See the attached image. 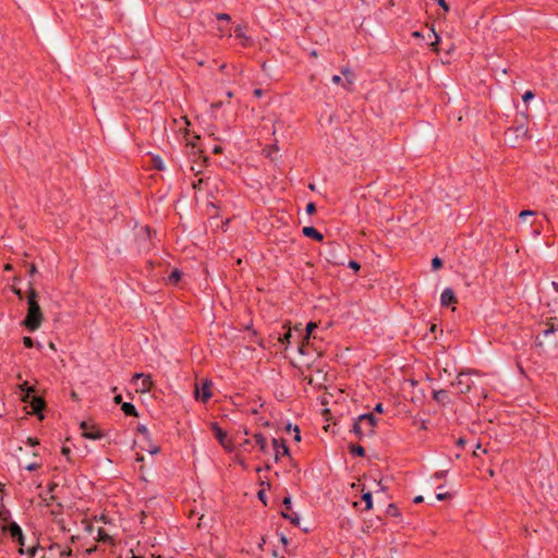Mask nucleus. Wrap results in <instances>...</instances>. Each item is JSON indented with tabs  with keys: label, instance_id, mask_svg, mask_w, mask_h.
<instances>
[{
	"label": "nucleus",
	"instance_id": "f257e3e1",
	"mask_svg": "<svg viewBox=\"0 0 558 558\" xmlns=\"http://www.w3.org/2000/svg\"><path fill=\"white\" fill-rule=\"evenodd\" d=\"M44 320V314L38 303V293L29 282L27 294V312L21 325L29 332H34L40 328Z\"/></svg>",
	"mask_w": 558,
	"mask_h": 558
},
{
	"label": "nucleus",
	"instance_id": "f03ea898",
	"mask_svg": "<svg viewBox=\"0 0 558 558\" xmlns=\"http://www.w3.org/2000/svg\"><path fill=\"white\" fill-rule=\"evenodd\" d=\"M378 418L373 413H363L354 418L351 432L360 439L375 435Z\"/></svg>",
	"mask_w": 558,
	"mask_h": 558
},
{
	"label": "nucleus",
	"instance_id": "7ed1b4c3",
	"mask_svg": "<svg viewBox=\"0 0 558 558\" xmlns=\"http://www.w3.org/2000/svg\"><path fill=\"white\" fill-rule=\"evenodd\" d=\"M527 114L522 113L520 119H515L514 125L510 126L506 132V141L511 147H515L521 141L531 140V135L526 128Z\"/></svg>",
	"mask_w": 558,
	"mask_h": 558
},
{
	"label": "nucleus",
	"instance_id": "20e7f679",
	"mask_svg": "<svg viewBox=\"0 0 558 558\" xmlns=\"http://www.w3.org/2000/svg\"><path fill=\"white\" fill-rule=\"evenodd\" d=\"M2 532L9 534L13 542L19 545V554L27 555V549L25 546V536L21 529V526L15 521H10L7 525L2 526Z\"/></svg>",
	"mask_w": 558,
	"mask_h": 558
},
{
	"label": "nucleus",
	"instance_id": "39448f33",
	"mask_svg": "<svg viewBox=\"0 0 558 558\" xmlns=\"http://www.w3.org/2000/svg\"><path fill=\"white\" fill-rule=\"evenodd\" d=\"M58 550L59 544L57 543H52L46 548L37 542L35 545L27 548V556L29 558H37V555L43 553L40 558H59Z\"/></svg>",
	"mask_w": 558,
	"mask_h": 558
},
{
	"label": "nucleus",
	"instance_id": "423d86ee",
	"mask_svg": "<svg viewBox=\"0 0 558 558\" xmlns=\"http://www.w3.org/2000/svg\"><path fill=\"white\" fill-rule=\"evenodd\" d=\"M472 373L473 372L470 369L458 373L456 380L451 384L456 387L458 393L462 395L471 391L473 386V380L471 379Z\"/></svg>",
	"mask_w": 558,
	"mask_h": 558
},
{
	"label": "nucleus",
	"instance_id": "0eeeda50",
	"mask_svg": "<svg viewBox=\"0 0 558 558\" xmlns=\"http://www.w3.org/2000/svg\"><path fill=\"white\" fill-rule=\"evenodd\" d=\"M80 428L82 429V436L87 439L98 440L106 437V433L98 428L95 424L89 423L87 421H82L80 423Z\"/></svg>",
	"mask_w": 558,
	"mask_h": 558
},
{
	"label": "nucleus",
	"instance_id": "6e6552de",
	"mask_svg": "<svg viewBox=\"0 0 558 558\" xmlns=\"http://www.w3.org/2000/svg\"><path fill=\"white\" fill-rule=\"evenodd\" d=\"M342 250L341 244L337 242H328L325 248L326 260L332 265H344V259L338 255Z\"/></svg>",
	"mask_w": 558,
	"mask_h": 558
},
{
	"label": "nucleus",
	"instance_id": "1a4fd4ad",
	"mask_svg": "<svg viewBox=\"0 0 558 558\" xmlns=\"http://www.w3.org/2000/svg\"><path fill=\"white\" fill-rule=\"evenodd\" d=\"M213 383L209 379H204L201 385L196 384L194 389V397L197 401L206 403L211 398Z\"/></svg>",
	"mask_w": 558,
	"mask_h": 558
},
{
	"label": "nucleus",
	"instance_id": "9d476101",
	"mask_svg": "<svg viewBox=\"0 0 558 558\" xmlns=\"http://www.w3.org/2000/svg\"><path fill=\"white\" fill-rule=\"evenodd\" d=\"M282 505L284 507V511H281V517L286 520H288L292 525L299 526L300 525V517L296 512L291 511L292 509V499L290 494H287V496L282 499Z\"/></svg>",
	"mask_w": 558,
	"mask_h": 558
},
{
	"label": "nucleus",
	"instance_id": "9b49d317",
	"mask_svg": "<svg viewBox=\"0 0 558 558\" xmlns=\"http://www.w3.org/2000/svg\"><path fill=\"white\" fill-rule=\"evenodd\" d=\"M26 403L32 408V414L36 415L40 421L44 420L43 412L46 408V401L43 397L33 393Z\"/></svg>",
	"mask_w": 558,
	"mask_h": 558
},
{
	"label": "nucleus",
	"instance_id": "f8f14e48",
	"mask_svg": "<svg viewBox=\"0 0 558 558\" xmlns=\"http://www.w3.org/2000/svg\"><path fill=\"white\" fill-rule=\"evenodd\" d=\"M272 446L275 449V456L274 460L275 462H278L280 460V457H290V448L287 445V441L283 438L277 439L272 438Z\"/></svg>",
	"mask_w": 558,
	"mask_h": 558
},
{
	"label": "nucleus",
	"instance_id": "ddd939ff",
	"mask_svg": "<svg viewBox=\"0 0 558 558\" xmlns=\"http://www.w3.org/2000/svg\"><path fill=\"white\" fill-rule=\"evenodd\" d=\"M458 303V299L452 288H446L440 295V304L442 307H449Z\"/></svg>",
	"mask_w": 558,
	"mask_h": 558
},
{
	"label": "nucleus",
	"instance_id": "4468645a",
	"mask_svg": "<svg viewBox=\"0 0 558 558\" xmlns=\"http://www.w3.org/2000/svg\"><path fill=\"white\" fill-rule=\"evenodd\" d=\"M186 145L191 147L190 155L194 156L193 162L196 163L197 159H202L201 165H203V167H205L207 165V162L209 161V157L204 155L203 151L201 149H198L197 145L194 142H187Z\"/></svg>",
	"mask_w": 558,
	"mask_h": 558
},
{
	"label": "nucleus",
	"instance_id": "2eb2a0df",
	"mask_svg": "<svg viewBox=\"0 0 558 558\" xmlns=\"http://www.w3.org/2000/svg\"><path fill=\"white\" fill-rule=\"evenodd\" d=\"M137 379H142L141 390L143 392L149 391L151 389L154 383L150 375H146L144 373H135L133 375V381H136Z\"/></svg>",
	"mask_w": 558,
	"mask_h": 558
},
{
	"label": "nucleus",
	"instance_id": "dca6fc26",
	"mask_svg": "<svg viewBox=\"0 0 558 558\" xmlns=\"http://www.w3.org/2000/svg\"><path fill=\"white\" fill-rule=\"evenodd\" d=\"M210 429L214 432V435H215L216 439L218 440V442L221 446H226V441L228 439L227 432L223 430L217 422L210 423Z\"/></svg>",
	"mask_w": 558,
	"mask_h": 558
},
{
	"label": "nucleus",
	"instance_id": "f3484780",
	"mask_svg": "<svg viewBox=\"0 0 558 558\" xmlns=\"http://www.w3.org/2000/svg\"><path fill=\"white\" fill-rule=\"evenodd\" d=\"M302 233L304 236L313 239L317 242H322L324 240L323 233H320L315 227L313 226H306L303 227Z\"/></svg>",
	"mask_w": 558,
	"mask_h": 558
},
{
	"label": "nucleus",
	"instance_id": "a211bd4d",
	"mask_svg": "<svg viewBox=\"0 0 558 558\" xmlns=\"http://www.w3.org/2000/svg\"><path fill=\"white\" fill-rule=\"evenodd\" d=\"M253 438L255 440L256 446H258L259 451L264 454H267L269 452L267 438L262 433H255L253 435Z\"/></svg>",
	"mask_w": 558,
	"mask_h": 558
},
{
	"label": "nucleus",
	"instance_id": "6ab92c4d",
	"mask_svg": "<svg viewBox=\"0 0 558 558\" xmlns=\"http://www.w3.org/2000/svg\"><path fill=\"white\" fill-rule=\"evenodd\" d=\"M20 390L24 393L22 397L23 402H28L29 396L33 393H36V389L34 386H31L28 381H24L21 385H19Z\"/></svg>",
	"mask_w": 558,
	"mask_h": 558
},
{
	"label": "nucleus",
	"instance_id": "aec40b11",
	"mask_svg": "<svg viewBox=\"0 0 558 558\" xmlns=\"http://www.w3.org/2000/svg\"><path fill=\"white\" fill-rule=\"evenodd\" d=\"M182 271L178 268H174L171 274L166 279V284L168 286H178V283L182 279Z\"/></svg>",
	"mask_w": 558,
	"mask_h": 558
},
{
	"label": "nucleus",
	"instance_id": "412c9836",
	"mask_svg": "<svg viewBox=\"0 0 558 558\" xmlns=\"http://www.w3.org/2000/svg\"><path fill=\"white\" fill-rule=\"evenodd\" d=\"M349 452L353 457L364 458L366 456V451H365L364 447L359 445V444H350L349 445Z\"/></svg>",
	"mask_w": 558,
	"mask_h": 558
},
{
	"label": "nucleus",
	"instance_id": "4be33fe9",
	"mask_svg": "<svg viewBox=\"0 0 558 558\" xmlns=\"http://www.w3.org/2000/svg\"><path fill=\"white\" fill-rule=\"evenodd\" d=\"M121 410L126 416H135V417L138 416V412H137L135 405L131 402L122 403Z\"/></svg>",
	"mask_w": 558,
	"mask_h": 558
},
{
	"label": "nucleus",
	"instance_id": "5701e85b",
	"mask_svg": "<svg viewBox=\"0 0 558 558\" xmlns=\"http://www.w3.org/2000/svg\"><path fill=\"white\" fill-rule=\"evenodd\" d=\"M428 37L434 38V40L429 44L433 51L439 52L438 45L440 44V36L436 33L433 26L429 29Z\"/></svg>",
	"mask_w": 558,
	"mask_h": 558
},
{
	"label": "nucleus",
	"instance_id": "b1692460",
	"mask_svg": "<svg viewBox=\"0 0 558 558\" xmlns=\"http://www.w3.org/2000/svg\"><path fill=\"white\" fill-rule=\"evenodd\" d=\"M433 399L438 403L445 404L448 400V391L445 389L435 390L433 392Z\"/></svg>",
	"mask_w": 558,
	"mask_h": 558
},
{
	"label": "nucleus",
	"instance_id": "393cba45",
	"mask_svg": "<svg viewBox=\"0 0 558 558\" xmlns=\"http://www.w3.org/2000/svg\"><path fill=\"white\" fill-rule=\"evenodd\" d=\"M97 539L104 544H109L112 542V537L106 532L104 527L98 529Z\"/></svg>",
	"mask_w": 558,
	"mask_h": 558
},
{
	"label": "nucleus",
	"instance_id": "a878e982",
	"mask_svg": "<svg viewBox=\"0 0 558 558\" xmlns=\"http://www.w3.org/2000/svg\"><path fill=\"white\" fill-rule=\"evenodd\" d=\"M362 500L365 502V507H364L365 511H368L373 508L374 501H373V495L371 492L363 493Z\"/></svg>",
	"mask_w": 558,
	"mask_h": 558
},
{
	"label": "nucleus",
	"instance_id": "bb28decb",
	"mask_svg": "<svg viewBox=\"0 0 558 558\" xmlns=\"http://www.w3.org/2000/svg\"><path fill=\"white\" fill-rule=\"evenodd\" d=\"M284 429L288 433L293 429L294 430V440L298 441V442L301 441V430H300V427L298 425H294L292 427L291 423H287L286 426H284Z\"/></svg>",
	"mask_w": 558,
	"mask_h": 558
},
{
	"label": "nucleus",
	"instance_id": "cd10ccee",
	"mask_svg": "<svg viewBox=\"0 0 558 558\" xmlns=\"http://www.w3.org/2000/svg\"><path fill=\"white\" fill-rule=\"evenodd\" d=\"M341 73L345 77L347 85H352L354 83L355 75L349 68H343Z\"/></svg>",
	"mask_w": 558,
	"mask_h": 558
},
{
	"label": "nucleus",
	"instance_id": "c85d7f7f",
	"mask_svg": "<svg viewBox=\"0 0 558 558\" xmlns=\"http://www.w3.org/2000/svg\"><path fill=\"white\" fill-rule=\"evenodd\" d=\"M554 318H550L553 320ZM556 330H558V325H556L554 322H548L546 324V328L543 330L544 337H547L551 333H554Z\"/></svg>",
	"mask_w": 558,
	"mask_h": 558
},
{
	"label": "nucleus",
	"instance_id": "c756f323",
	"mask_svg": "<svg viewBox=\"0 0 558 558\" xmlns=\"http://www.w3.org/2000/svg\"><path fill=\"white\" fill-rule=\"evenodd\" d=\"M386 514L390 515V517H401V512L400 510L398 509L397 505L396 504H389L386 508Z\"/></svg>",
	"mask_w": 558,
	"mask_h": 558
},
{
	"label": "nucleus",
	"instance_id": "7c9ffc66",
	"mask_svg": "<svg viewBox=\"0 0 558 558\" xmlns=\"http://www.w3.org/2000/svg\"><path fill=\"white\" fill-rule=\"evenodd\" d=\"M22 341H23V344L25 345V348H29L31 349V348H33L35 345L38 349L41 348V344L39 342H35V340L32 337H29V336L23 337Z\"/></svg>",
	"mask_w": 558,
	"mask_h": 558
},
{
	"label": "nucleus",
	"instance_id": "2f4dec72",
	"mask_svg": "<svg viewBox=\"0 0 558 558\" xmlns=\"http://www.w3.org/2000/svg\"><path fill=\"white\" fill-rule=\"evenodd\" d=\"M292 338V332L288 329L282 336L278 338L282 345L287 349V345L291 343L290 339Z\"/></svg>",
	"mask_w": 558,
	"mask_h": 558
},
{
	"label": "nucleus",
	"instance_id": "473e14b6",
	"mask_svg": "<svg viewBox=\"0 0 558 558\" xmlns=\"http://www.w3.org/2000/svg\"><path fill=\"white\" fill-rule=\"evenodd\" d=\"M137 432L143 435V437L145 438L146 441H150L151 440V435L148 430V428L146 427V425L144 424H138L137 426Z\"/></svg>",
	"mask_w": 558,
	"mask_h": 558
},
{
	"label": "nucleus",
	"instance_id": "72a5a7b5",
	"mask_svg": "<svg viewBox=\"0 0 558 558\" xmlns=\"http://www.w3.org/2000/svg\"><path fill=\"white\" fill-rule=\"evenodd\" d=\"M153 167L156 170L162 171L165 169L163 161L160 156H154L151 158Z\"/></svg>",
	"mask_w": 558,
	"mask_h": 558
},
{
	"label": "nucleus",
	"instance_id": "f704fd0d",
	"mask_svg": "<svg viewBox=\"0 0 558 558\" xmlns=\"http://www.w3.org/2000/svg\"><path fill=\"white\" fill-rule=\"evenodd\" d=\"M71 556H72V548L71 547L62 548L59 545V550H58V557L59 558H68V557H71Z\"/></svg>",
	"mask_w": 558,
	"mask_h": 558
},
{
	"label": "nucleus",
	"instance_id": "c9c22d12",
	"mask_svg": "<svg viewBox=\"0 0 558 558\" xmlns=\"http://www.w3.org/2000/svg\"><path fill=\"white\" fill-rule=\"evenodd\" d=\"M239 448L242 451L251 452V450H252V441L250 439L245 438L243 441H241L239 444Z\"/></svg>",
	"mask_w": 558,
	"mask_h": 558
},
{
	"label": "nucleus",
	"instance_id": "e433bc0d",
	"mask_svg": "<svg viewBox=\"0 0 558 558\" xmlns=\"http://www.w3.org/2000/svg\"><path fill=\"white\" fill-rule=\"evenodd\" d=\"M442 266H444V260L440 257L435 256L432 259V269L433 270H439Z\"/></svg>",
	"mask_w": 558,
	"mask_h": 558
},
{
	"label": "nucleus",
	"instance_id": "4c0bfd02",
	"mask_svg": "<svg viewBox=\"0 0 558 558\" xmlns=\"http://www.w3.org/2000/svg\"><path fill=\"white\" fill-rule=\"evenodd\" d=\"M257 498H258V500H259L264 506H267V505H268V498H267L266 489H265V488H260V489L257 492Z\"/></svg>",
	"mask_w": 558,
	"mask_h": 558
},
{
	"label": "nucleus",
	"instance_id": "58836bf2",
	"mask_svg": "<svg viewBox=\"0 0 558 558\" xmlns=\"http://www.w3.org/2000/svg\"><path fill=\"white\" fill-rule=\"evenodd\" d=\"M147 442H148V447H147V448H145V450H146L147 452H149L150 454H157L158 452H160V447H159V446L154 445V444L151 442V440H150V441H147Z\"/></svg>",
	"mask_w": 558,
	"mask_h": 558
},
{
	"label": "nucleus",
	"instance_id": "ea45409f",
	"mask_svg": "<svg viewBox=\"0 0 558 558\" xmlns=\"http://www.w3.org/2000/svg\"><path fill=\"white\" fill-rule=\"evenodd\" d=\"M317 328V324L314 323V322H310L307 325H306V333H305V338L308 339L312 335V332Z\"/></svg>",
	"mask_w": 558,
	"mask_h": 558
},
{
	"label": "nucleus",
	"instance_id": "a19ab883",
	"mask_svg": "<svg viewBox=\"0 0 558 558\" xmlns=\"http://www.w3.org/2000/svg\"><path fill=\"white\" fill-rule=\"evenodd\" d=\"M10 518H11V512L8 509L3 508L0 510V520L1 521L9 523Z\"/></svg>",
	"mask_w": 558,
	"mask_h": 558
},
{
	"label": "nucleus",
	"instance_id": "79ce46f5",
	"mask_svg": "<svg viewBox=\"0 0 558 558\" xmlns=\"http://www.w3.org/2000/svg\"><path fill=\"white\" fill-rule=\"evenodd\" d=\"M317 210L316 208V204L314 202H310L307 203L306 207H305V211L311 216L313 214H315Z\"/></svg>",
	"mask_w": 558,
	"mask_h": 558
},
{
	"label": "nucleus",
	"instance_id": "37998d69",
	"mask_svg": "<svg viewBox=\"0 0 558 558\" xmlns=\"http://www.w3.org/2000/svg\"><path fill=\"white\" fill-rule=\"evenodd\" d=\"M534 97H535L534 92H532V90H526V92L522 95V100H523L524 102H529V101H530V100H532Z\"/></svg>",
	"mask_w": 558,
	"mask_h": 558
},
{
	"label": "nucleus",
	"instance_id": "c03bdc74",
	"mask_svg": "<svg viewBox=\"0 0 558 558\" xmlns=\"http://www.w3.org/2000/svg\"><path fill=\"white\" fill-rule=\"evenodd\" d=\"M535 215V211L533 210H522L520 214H519V219L520 220H524L526 217H532Z\"/></svg>",
	"mask_w": 558,
	"mask_h": 558
},
{
	"label": "nucleus",
	"instance_id": "a18cd8bd",
	"mask_svg": "<svg viewBox=\"0 0 558 558\" xmlns=\"http://www.w3.org/2000/svg\"><path fill=\"white\" fill-rule=\"evenodd\" d=\"M349 268H351L352 270H354V272H357L361 268V265L359 262L356 260H350L349 264H348Z\"/></svg>",
	"mask_w": 558,
	"mask_h": 558
},
{
	"label": "nucleus",
	"instance_id": "49530a36",
	"mask_svg": "<svg viewBox=\"0 0 558 558\" xmlns=\"http://www.w3.org/2000/svg\"><path fill=\"white\" fill-rule=\"evenodd\" d=\"M452 497V495L450 493H437L436 494V499L437 500H447V499H450Z\"/></svg>",
	"mask_w": 558,
	"mask_h": 558
},
{
	"label": "nucleus",
	"instance_id": "de8ad7c7",
	"mask_svg": "<svg viewBox=\"0 0 558 558\" xmlns=\"http://www.w3.org/2000/svg\"><path fill=\"white\" fill-rule=\"evenodd\" d=\"M41 466L40 463H37V462H33V463H29L25 466V470L29 471V472H33V471H36L38 470L39 468Z\"/></svg>",
	"mask_w": 558,
	"mask_h": 558
},
{
	"label": "nucleus",
	"instance_id": "09e8293b",
	"mask_svg": "<svg viewBox=\"0 0 558 558\" xmlns=\"http://www.w3.org/2000/svg\"><path fill=\"white\" fill-rule=\"evenodd\" d=\"M216 19L218 21H226V22H230L231 21V16L227 13H217L216 14Z\"/></svg>",
	"mask_w": 558,
	"mask_h": 558
},
{
	"label": "nucleus",
	"instance_id": "8fccbe9b",
	"mask_svg": "<svg viewBox=\"0 0 558 558\" xmlns=\"http://www.w3.org/2000/svg\"><path fill=\"white\" fill-rule=\"evenodd\" d=\"M222 447H223L228 452H232V451H234V450H235V447H234V445H233L232 440H231V439H229V438H228V439H227V441H226V446H222Z\"/></svg>",
	"mask_w": 558,
	"mask_h": 558
},
{
	"label": "nucleus",
	"instance_id": "3c124183",
	"mask_svg": "<svg viewBox=\"0 0 558 558\" xmlns=\"http://www.w3.org/2000/svg\"><path fill=\"white\" fill-rule=\"evenodd\" d=\"M435 1L438 3V5H439L440 8H442V10H444L445 12H448V11L450 10V7H449V4L447 3V1H446V0H435Z\"/></svg>",
	"mask_w": 558,
	"mask_h": 558
},
{
	"label": "nucleus",
	"instance_id": "603ef678",
	"mask_svg": "<svg viewBox=\"0 0 558 558\" xmlns=\"http://www.w3.org/2000/svg\"><path fill=\"white\" fill-rule=\"evenodd\" d=\"M259 485L262 486V488H265V489L271 488V483L268 480H265V481L260 480Z\"/></svg>",
	"mask_w": 558,
	"mask_h": 558
},
{
	"label": "nucleus",
	"instance_id": "864d4df0",
	"mask_svg": "<svg viewBox=\"0 0 558 558\" xmlns=\"http://www.w3.org/2000/svg\"><path fill=\"white\" fill-rule=\"evenodd\" d=\"M61 453L70 460L71 449L69 447L63 446L61 448Z\"/></svg>",
	"mask_w": 558,
	"mask_h": 558
},
{
	"label": "nucleus",
	"instance_id": "5fc2aeb1",
	"mask_svg": "<svg viewBox=\"0 0 558 558\" xmlns=\"http://www.w3.org/2000/svg\"><path fill=\"white\" fill-rule=\"evenodd\" d=\"M27 444L32 447H35L37 445H39V440L38 438H34V437H28L27 438Z\"/></svg>",
	"mask_w": 558,
	"mask_h": 558
},
{
	"label": "nucleus",
	"instance_id": "6e6d98bb",
	"mask_svg": "<svg viewBox=\"0 0 558 558\" xmlns=\"http://www.w3.org/2000/svg\"><path fill=\"white\" fill-rule=\"evenodd\" d=\"M448 471H438L434 474V477L437 478V480H441L444 477H446Z\"/></svg>",
	"mask_w": 558,
	"mask_h": 558
},
{
	"label": "nucleus",
	"instance_id": "4d7b16f0",
	"mask_svg": "<svg viewBox=\"0 0 558 558\" xmlns=\"http://www.w3.org/2000/svg\"><path fill=\"white\" fill-rule=\"evenodd\" d=\"M13 293L20 299V300H23L24 299V293L21 289L19 288H13Z\"/></svg>",
	"mask_w": 558,
	"mask_h": 558
},
{
	"label": "nucleus",
	"instance_id": "13d9d810",
	"mask_svg": "<svg viewBox=\"0 0 558 558\" xmlns=\"http://www.w3.org/2000/svg\"><path fill=\"white\" fill-rule=\"evenodd\" d=\"M236 462L243 468L247 469V464L244 458H241L240 456H236Z\"/></svg>",
	"mask_w": 558,
	"mask_h": 558
},
{
	"label": "nucleus",
	"instance_id": "bf43d9fd",
	"mask_svg": "<svg viewBox=\"0 0 558 558\" xmlns=\"http://www.w3.org/2000/svg\"><path fill=\"white\" fill-rule=\"evenodd\" d=\"M331 82H332L333 84H336V85H339V84H341V83H342V77H341L340 75H337V74H336V75H333V76L331 77Z\"/></svg>",
	"mask_w": 558,
	"mask_h": 558
},
{
	"label": "nucleus",
	"instance_id": "052dcab7",
	"mask_svg": "<svg viewBox=\"0 0 558 558\" xmlns=\"http://www.w3.org/2000/svg\"><path fill=\"white\" fill-rule=\"evenodd\" d=\"M374 412H375V413H379V414L384 413V405H383V403H380V402H379V403H377V404L375 405V408H374Z\"/></svg>",
	"mask_w": 558,
	"mask_h": 558
},
{
	"label": "nucleus",
	"instance_id": "680f3d73",
	"mask_svg": "<svg viewBox=\"0 0 558 558\" xmlns=\"http://www.w3.org/2000/svg\"><path fill=\"white\" fill-rule=\"evenodd\" d=\"M270 469H271L270 464H269V463H266V464H265V465H263V466H257V468L255 469V471H256L257 473H259V472H262L263 470L269 471Z\"/></svg>",
	"mask_w": 558,
	"mask_h": 558
},
{
	"label": "nucleus",
	"instance_id": "e2e57ef3",
	"mask_svg": "<svg viewBox=\"0 0 558 558\" xmlns=\"http://www.w3.org/2000/svg\"><path fill=\"white\" fill-rule=\"evenodd\" d=\"M203 182H204V180H203V179H199V180H197V181H194V182L192 183V186H193L194 189H201V187H202Z\"/></svg>",
	"mask_w": 558,
	"mask_h": 558
},
{
	"label": "nucleus",
	"instance_id": "0e129e2a",
	"mask_svg": "<svg viewBox=\"0 0 558 558\" xmlns=\"http://www.w3.org/2000/svg\"><path fill=\"white\" fill-rule=\"evenodd\" d=\"M154 267H155V264L153 260H147L146 262V270L147 271H153L154 270Z\"/></svg>",
	"mask_w": 558,
	"mask_h": 558
},
{
	"label": "nucleus",
	"instance_id": "69168bd1",
	"mask_svg": "<svg viewBox=\"0 0 558 558\" xmlns=\"http://www.w3.org/2000/svg\"><path fill=\"white\" fill-rule=\"evenodd\" d=\"M113 402H114L116 404H121V405H122V403H124V402L122 401V396H121V395H116V396L113 397Z\"/></svg>",
	"mask_w": 558,
	"mask_h": 558
},
{
	"label": "nucleus",
	"instance_id": "338daca9",
	"mask_svg": "<svg viewBox=\"0 0 558 558\" xmlns=\"http://www.w3.org/2000/svg\"><path fill=\"white\" fill-rule=\"evenodd\" d=\"M57 487H58V484L54 482L49 483L47 486L49 493H52Z\"/></svg>",
	"mask_w": 558,
	"mask_h": 558
},
{
	"label": "nucleus",
	"instance_id": "774afa93",
	"mask_svg": "<svg viewBox=\"0 0 558 558\" xmlns=\"http://www.w3.org/2000/svg\"><path fill=\"white\" fill-rule=\"evenodd\" d=\"M465 442L466 440L463 437H460L457 439L456 445L462 448L465 445Z\"/></svg>",
	"mask_w": 558,
	"mask_h": 558
}]
</instances>
